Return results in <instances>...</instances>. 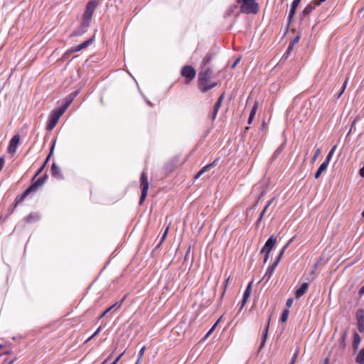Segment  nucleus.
Listing matches in <instances>:
<instances>
[{
  "label": "nucleus",
  "mask_w": 364,
  "mask_h": 364,
  "mask_svg": "<svg viewBox=\"0 0 364 364\" xmlns=\"http://www.w3.org/2000/svg\"><path fill=\"white\" fill-rule=\"evenodd\" d=\"M348 78L347 77L344 82H343V89L345 90L346 88V86H347V83H348Z\"/></svg>",
  "instance_id": "45"
},
{
  "label": "nucleus",
  "mask_w": 364,
  "mask_h": 364,
  "mask_svg": "<svg viewBox=\"0 0 364 364\" xmlns=\"http://www.w3.org/2000/svg\"><path fill=\"white\" fill-rule=\"evenodd\" d=\"M140 186L141 188V195L139 200V205H142L146 199L149 187L148 177L144 172L141 174Z\"/></svg>",
  "instance_id": "6"
},
{
  "label": "nucleus",
  "mask_w": 364,
  "mask_h": 364,
  "mask_svg": "<svg viewBox=\"0 0 364 364\" xmlns=\"http://www.w3.org/2000/svg\"><path fill=\"white\" fill-rule=\"evenodd\" d=\"M40 219V215L37 213H31L25 218V221L28 223H36Z\"/></svg>",
  "instance_id": "16"
},
{
  "label": "nucleus",
  "mask_w": 364,
  "mask_h": 364,
  "mask_svg": "<svg viewBox=\"0 0 364 364\" xmlns=\"http://www.w3.org/2000/svg\"><path fill=\"white\" fill-rule=\"evenodd\" d=\"M283 254H284V250H282L277 260L271 266H269L268 267L266 274H265V276L268 277V279H269L271 277V276L272 275V274H273L276 267L277 266L278 263L279 262Z\"/></svg>",
  "instance_id": "10"
},
{
  "label": "nucleus",
  "mask_w": 364,
  "mask_h": 364,
  "mask_svg": "<svg viewBox=\"0 0 364 364\" xmlns=\"http://www.w3.org/2000/svg\"><path fill=\"white\" fill-rule=\"evenodd\" d=\"M257 107H258L257 102H255L251 109V112L250 114V116H254V117L255 116L257 110Z\"/></svg>",
  "instance_id": "28"
},
{
  "label": "nucleus",
  "mask_w": 364,
  "mask_h": 364,
  "mask_svg": "<svg viewBox=\"0 0 364 364\" xmlns=\"http://www.w3.org/2000/svg\"><path fill=\"white\" fill-rule=\"evenodd\" d=\"M1 348H2V346H1V345H0V349H1Z\"/></svg>",
  "instance_id": "62"
},
{
  "label": "nucleus",
  "mask_w": 364,
  "mask_h": 364,
  "mask_svg": "<svg viewBox=\"0 0 364 364\" xmlns=\"http://www.w3.org/2000/svg\"><path fill=\"white\" fill-rule=\"evenodd\" d=\"M224 98H225V94L223 93L218 99V101L215 103L214 108H213V116H212L213 119H215L218 112L220 107H221V105L223 103Z\"/></svg>",
  "instance_id": "13"
},
{
  "label": "nucleus",
  "mask_w": 364,
  "mask_h": 364,
  "mask_svg": "<svg viewBox=\"0 0 364 364\" xmlns=\"http://www.w3.org/2000/svg\"><path fill=\"white\" fill-rule=\"evenodd\" d=\"M70 104V101L66 102L60 107L53 110L51 112V114L50 117V121L47 126L48 129H53L54 128V127L58 123L60 117L63 114V113L65 112L67 108L69 107Z\"/></svg>",
  "instance_id": "3"
},
{
  "label": "nucleus",
  "mask_w": 364,
  "mask_h": 364,
  "mask_svg": "<svg viewBox=\"0 0 364 364\" xmlns=\"http://www.w3.org/2000/svg\"><path fill=\"white\" fill-rule=\"evenodd\" d=\"M328 162H323L315 173V178H318L321 174L327 168Z\"/></svg>",
  "instance_id": "19"
},
{
  "label": "nucleus",
  "mask_w": 364,
  "mask_h": 364,
  "mask_svg": "<svg viewBox=\"0 0 364 364\" xmlns=\"http://www.w3.org/2000/svg\"><path fill=\"white\" fill-rule=\"evenodd\" d=\"M294 237H292L289 240V241L287 242V244L282 248L284 250V252L285 251L286 248L289 245V244L293 241Z\"/></svg>",
  "instance_id": "41"
},
{
  "label": "nucleus",
  "mask_w": 364,
  "mask_h": 364,
  "mask_svg": "<svg viewBox=\"0 0 364 364\" xmlns=\"http://www.w3.org/2000/svg\"><path fill=\"white\" fill-rule=\"evenodd\" d=\"M321 150L320 149H317L311 159V163H314L316 160L317 157L320 155Z\"/></svg>",
  "instance_id": "29"
},
{
  "label": "nucleus",
  "mask_w": 364,
  "mask_h": 364,
  "mask_svg": "<svg viewBox=\"0 0 364 364\" xmlns=\"http://www.w3.org/2000/svg\"><path fill=\"white\" fill-rule=\"evenodd\" d=\"M360 338L358 333L354 335L353 345L356 346L360 343Z\"/></svg>",
  "instance_id": "30"
},
{
  "label": "nucleus",
  "mask_w": 364,
  "mask_h": 364,
  "mask_svg": "<svg viewBox=\"0 0 364 364\" xmlns=\"http://www.w3.org/2000/svg\"><path fill=\"white\" fill-rule=\"evenodd\" d=\"M173 166H171V169H170V172H171V171H173Z\"/></svg>",
  "instance_id": "57"
},
{
  "label": "nucleus",
  "mask_w": 364,
  "mask_h": 364,
  "mask_svg": "<svg viewBox=\"0 0 364 364\" xmlns=\"http://www.w3.org/2000/svg\"><path fill=\"white\" fill-rule=\"evenodd\" d=\"M268 329H269V323L267 324V326L266 327L265 332H264V336H263V339H262V343L260 344V347H259L260 349L264 347V343L266 342V339H267V337Z\"/></svg>",
  "instance_id": "24"
},
{
  "label": "nucleus",
  "mask_w": 364,
  "mask_h": 364,
  "mask_svg": "<svg viewBox=\"0 0 364 364\" xmlns=\"http://www.w3.org/2000/svg\"><path fill=\"white\" fill-rule=\"evenodd\" d=\"M212 57V54H208L202 62L203 65L205 66L206 64H208L211 60Z\"/></svg>",
  "instance_id": "27"
},
{
  "label": "nucleus",
  "mask_w": 364,
  "mask_h": 364,
  "mask_svg": "<svg viewBox=\"0 0 364 364\" xmlns=\"http://www.w3.org/2000/svg\"><path fill=\"white\" fill-rule=\"evenodd\" d=\"M333 154L329 151L328 154L327 155V157L326 159V161L324 162H328V164H329L330 161L331 160L332 156Z\"/></svg>",
  "instance_id": "34"
},
{
  "label": "nucleus",
  "mask_w": 364,
  "mask_h": 364,
  "mask_svg": "<svg viewBox=\"0 0 364 364\" xmlns=\"http://www.w3.org/2000/svg\"><path fill=\"white\" fill-rule=\"evenodd\" d=\"M53 149H54V145H53V146H51V148H50V154H49V155L47 156V159H46L47 162H48V160H49L50 156L53 154Z\"/></svg>",
  "instance_id": "42"
},
{
  "label": "nucleus",
  "mask_w": 364,
  "mask_h": 364,
  "mask_svg": "<svg viewBox=\"0 0 364 364\" xmlns=\"http://www.w3.org/2000/svg\"><path fill=\"white\" fill-rule=\"evenodd\" d=\"M51 169H52V173L55 177H56V178L61 177L60 170H59L58 167L55 164H53Z\"/></svg>",
  "instance_id": "23"
},
{
  "label": "nucleus",
  "mask_w": 364,
  "mask_h": 364,
  "mask_svg": "<svg viewBox=\"0 0 364 364\" xmlns=\"http://www.w3.org/2000/svg\"><path fill=\"white\" fill-rule=\"evenodd\" d=\"M168 227L166 228L165 232H164L163 235H162V238H161V243L165 240L167 234H168Z\"/></svg>",
  "instance_id": "38"
},
{
  "label": "nucleus",
  "mask_w": 364,
  "mask_h": 364,
  "mask_svg": "<svg viewBox=\"0 0 364 364\" xmlns=\"http://www.w3.org/2000/svg\"><path fill=\"white\" fill-rule=\"evenodd\" d=\"M359 294L360 296H362L363 294H364V285L360 288V291H359Z\"/></svg>",
  "instance_id": "47"
},
{
  "label": "nucleus",
  "mask_w": 364,
  "mask_h": 364,
  "mask_svg": "<svg viewBox=\"0 0 364 364\" xmlns=\"http://www.w3.org/2000/svg\"><path fill=\"white\" fill-rule=\"evenodd\" d=\"M359 117H357L352 122L351 127L353 129L355 126L356 122L358 120Z\"/></svg>",
  "instance_id": "43"
},
{
  "label": "nucleus",
  "mask_w": 364,
  "mask_h": 364,
  "mask_svg": "<svg viewBox=\"0 0 364 364\" xmlns=\"http://www.w3.org/2000/svg\"><path fill=\"white\" fill-rule=\"evenodd\" d=\"M292 304H293V299L292 298L288 299L287 301V303H286L287 306L291 307Z\"/></svg>",
  "instance_id": "35"
},
{
  "label": "nucleus",
  "mask_w": 364,
  "mask_h": 364,
  "mask_svg": "<svg viewBox=\"0 0 364 364\" xmlns=\"http://www.w3.org/2000/svg\"><path fill=\"white\" fill-rule=\"evenodd\" d=\"M326 0H315V4L316 6L319 5L321 3L325 1Z\"/></svg>",
  "instance_id": "46"
},
{
  "label": "nucleus",
  "mask_w": 364,
  "mask_h": 364,
  "mask_svg": "<svg viewBox=\"0 0 364 364\" xmlns=\"http://www.w3.org/2000/svg\"><path fill=\"white\" fill-rule=\"evenodd\" d=\"M92 42V39H89L87 41H85V42H83L82 43L80 44L79 46H77V47H75L73 51V52H77V51H80L85 48H87L89 45H90Z\"/></svg>",
  "instance_id": "17"
},
{
  "label": "nucleus",
  "mask_w": 364,
  "mask_h": 364,
  "mask_svg": "<svg viewBox=\"0 0 364 364\" xmlns=\"http://www.w3.org/2000/svg\"><path fill=\"white\" fill-rule=\"evenodd\" d=\"M314 8L311 5L307 6L302 12L301 17V21H304L305 18L313 11Z\"/></svg>",
  "instance_id": "20"
},
{
  "label": "nucleus",
  "mask_w": 364,
  "mask_h": 364,
  "mask_svg": "<svg viewBox=\"0 0 364 364\" xmlns=\"http://www.w3.org/2000/svg\"><path fill=\"white\" fill-rule=\"evenodd\" d=\"M360 318L359 319H360V320H361V318H363V316L362 315H360Z\"/></svg>",
  "instance_id": "59"
},
{
  "label": "nucleus",
  "mask_w": 364,
  "mask_h": 364,
  "mask_svg": "<svg viewBox=\"0 0 364 364\" xmlns=\"http://www.w3.org/2000/svg\"><path fill=\"white\" fill-rule=\"evenodd\" d=\"M107 361V360H105L102 364H105V363Z\"/></svg>",
  "instance_id": "60"
},
{
  "label": "nucleus",
  "mask_w": 364,
  "mask_h": 364,
  "mask_svg": "<svg viewBox=\"0 0 364 364\" xmlns=\"http://www.w3.org/2000/svg\"><path fill=\"white\" fill-rule=\"evenodd\" d=\"M300 1H301V0H294V1L292 2L291 7V9H290L289 14V22L293 18V17L295 14L296 8L299 6Z\"/></svg>",
  "instance_id": "15"
},
{
  "label": "nucleus",
  "mask_w": 364,
  "mask_h": 364,
  "mask_svg": "<svg viewBox=\"0 0 364 364\" xmlns=\"http://www.w3.org/2000/svg\"><path fill=\"white\" fill-rule=\"evenodd\" d=\"M359 323V330L360 331H363L364 330V326L363 324H360V319H358Z\"/></svg>",
  "instance_id": "44"
},
{
  "label": "nucleus",
  "mask_w": 364,
  "mask_h": 364,
  "mask_svg": "<svg viewBox=\"0 0 364 364\" xmlns=\"http://www.w3.org/2000/svg\"><path fill=\"white\" fill-rule=\"evenodd\" d=\"M309 284L308 282H304L301 284L299 288L296 291L295 296L296 299L301 297L309 289Z\"/></svg>",
  "instance_id": "12"
},
{
  "label": "nucleus",
  "mask_w": 364,
  "mask_h": 364,
  "mask_svg": "<svg viewBox=\"0 0 364 364\" xmlns=\"http://www.w3.org/2000/svg\"><path fill=\"white\" fill-rule=\"evenodd\" d=\"M229 279H230V277H228V278L226 279V282H225V290H224V291H225V289H226V287H227V286H228V284ZM223 293H225V291H223Z\"/></svg>",
  "instance_id": "52"
},
{
  "label": "nucleus",
  "mask_w": 364,
  "mask_h": 364,
  "mask_svg": "<svg viewBox=\"0 0 364 364\" xmlns=\"http://www.w3.org/2000/svg\"><path fill=\"white\" fill-rule=\"evenodd\" d=\"M220 319L214 324V326L210 329V331L207 333L205 337H208L209 335H210L213 331H214L215 326H217L218 323L219 322Z\"/></svg>",
  "instance_id": "33"
},
{
  "label": "nucleus",
  "mask_w": 364,
  "mask_h": 364,
  "mask_svg": "<svg viewBox=\"0 0 364 364\" xmlns=\"http://www.w3.org/2000/svg\"><path fill=\"white\" fill-rule=\"evenodd\" d=\"M289 311L288 309H284L282 312V316H281V321L282 322H286L288 316H289Z\"/></svg>",
  "instance_id": "25"
},
{
  "label": "nucleus",
  "mask_w": 364,
  "mask_h": 364,
  "mask_svg": "<svg viewBox=\"0 0 364 364\" xmlns=\"http://www.w3.org/2000/svg\"><path fill=\"white\" fill-rule=\"evenodd\" d=\"M240 10L245 14H257L258 12V4L255 0H242Z\"/></svg>",
  "instance_id": "5"
},
{
  "label": "nucleus",
  "mask_w": 364,
  "mask_h": 364,
  "mask_svg": "<svg viewBox=\"0 0 364 364\" xmlns=\"http://www.w3.org/2000/svg\"><path fill=\"white\" fill-rule=\"evenodd\" d=\"M294 46V44L291 43V44L289 46L288 50H292V49H293Z\"/></svg>",
  "instance_id": "54"
},
{
  "label": "nucleus",
  "mask_w": 364,
  "mask_h": 364,
  "mask_svg": "<svg viewBox=\"0 0 364 364\" xmlns=\"http://www.w3.org/2000/svg\"><path fill=\"white\" fill-rule=\"evenodd\" d=\"M124 301V299H123L121 301H117L116 303H114L113 305H112L110 307H109L108 309H107L102 314L101 316H100V319L102 318V317H104L108 312H109L112 309H118L120 308V306H122L123 301Z\"/></svg>",
  "instance_id": "14"
},
{
  "label": "nucleus",
  "mask_w": 364,
  "mask_h": 364,
  "mask_svg": "<svg viewBox=\"0 0 364 364\" xmlns=\"http://www.w3.org/2000/svg\"><path fill=\"white\" fill-rule=\"evenodd\" d=\"M353 129L352 127H350V130H349V132H348V135H349V134L351 133V132L353 131Z\"/></svg>",
  "instance_id": "56"
},
{
  "label": "nucleus",
  "mask_w": 364,
  "mask_h": 364,
  "mask_svg": "<svg viewBox=\"0 0 364 364\" xmlns=\"http://www.w3.org/2000/svg\"><path fill=\"white\" fill-rule=\"evenodd\" d=\"M4 157H0V171L2 170L4 166Z\"/></svg>",
  "instance_id": "37"
},
{
  "label": "nucleus",
  "mask_w": 364,
  "mask_h": 364,
  "mask_svg": "<svg viewBox=\"0 0 364 364\" xmlns=\"http://www.w3.org/2000/svg\"><path fill=\"white\" fill-rule=\"evenodd\" d=\"M211 75L212 71L209 68L199 73V88L202 92H205L216 85V83L212 85L208 84V80L211 77Z\"/></svg>",
  "instance_id": "2"
},
{
  "label": "nucleus",
  "mask_w": 364,
  "mask_h": 364,
  "mask_svg": "<svg viewBox=\"0 0 364 364\" xmlns=\"http://www.w3.org/2000/svg\"><path fill=\"white\" fill-rule=\"evenodd\" d=\"M265 254V257H264V262L266 263L269 259V254H267V253H264Z\"/></svg>",
  "instance_id": "49"
},
{
  "label": "nucleus",
  "mask_w": 364,
  "mask_h": 364,
  "mask_svg": "<svg viewBox=\"0 0 364 364\" xmlns=\"http://www.w3.org/2000/svg\"><path fill=\"white\" fill-rule=\"evenodd\" d=\"M327 363H328V359L326 360V364H327Z\"/></svg>",
  "instance_id": "61"
},
{
  "label": "nucleus",
  "mask_w": 364,
  "mask_h": 364,
  "mask_svg": "<svg viewBox=\"0 0 364 364\" xmlns=\"http://www.w3.org/2000/svg\"><path fill=\"white\" fill-rule=\"evenodd\" d=\"M336 149V145H334L332 149H331L330 152H331L332 154L334 153L335 150Z\"/></svg>",
  "instance_id": "51"
},
{
  "label": "nucleus",
  "mask_w": 364,
  "mask_h": 364,
  "mask_svg": "<svg viewBox=\"0 0 364 364\" xmlns=\"http://www.w3.org/2000/svg\"><path fill=\"white\" fill-rule=\"evenodd\" d=\"M122 355H123V353H122V354H120V355H119V356H118V357H117V358L114 360V362H113L112 364H117V363L119 362V359L121 358V357L122 356Z\"/></svg>",
  "instance_id": "40"
},
{
  "label": "nucleus",
  "mask_w": 364,
  "mask_h": 364,
  "mask_svg": "<svg viewBox=\"0 0 364 364\" xmlns=\"http://www.w3.org/2000/svg\"><path fill=\"white\" fill-rule=\"evenodd\" d=\"M20 141V136L18 134L14 135L9 142L8 151L10 154H14Z\"/></svg>",
  "instance_id": "9"
},
{
  "label": "nucleus",
  "mask_w": 364,
  "mask_h": 364,
  "mask_svg": "<svg viewBox=\"0 0 364 364\" xmlns=\"http://www.w3.org/2000/svg\"><path fill=\"white\" fill-rule=\"evenodd\" d=\"M276 242L277 237L274 235L270 236V237L267 240L264 247L261 250V253L270 254V252L275 245Z\"/></svg>",
  "instance_id": "7"
},
{
  "label": "nucleus",
  "mask_w": 364,
  "mask_h": 364,
  "mask_svg": "<svg viewBox=\"0 0 364 364\" xmlns=\"http://www.w3.org/2000/svg\"><path fill=\"white\" fill-rule=\"evenodd\" d=\"M101 331V327H99L97 331L94 333L93 335H92L86 341L85 343L88 342L89 341H90L92 338H93L95 336H96Z\"/></svg>",
  "instance_id": "31"
},
{
  "label": "nucleus",
  "mask_w": 364,
  "mask_h": 364,
  "mask_svg": "<svg viewBox=\"0 0 364 364\" xmlns=\"http://www.w3.org/2000/svg\"><path fill=\"white\" fill-rule=\"evenodd\" d=\"M265 127H266V124H265V122H264V121H263V122H262V129H264Z\"/></svg>",
  "instance_id": "55"
},
{
  "label": "nucleus",
  "mask_w": 364,
  "mask_h": 364,
  "mask_svg": "<svg viewBox=\"0 0 364 364\" xmlns=\"http://www.w3.org/2000/svg\"><path fill=\"white\" fill-rule=\"evenodd\" d=\"M355 361L358 364H364V348L359 351Z\"/></svg>",
  "instance_id": "22"
},
{
  "label": "nucleus",
  "mask_w": 364,
  "mask_h": 364,
  "mask_svg": "<svg viewBox=\"0 0 364 364\" xmlns=\"http://www.w3.org/2000/svg\"><path fill=\"white\" fill-rule=\"evenodd\" d=\"M181 75L186 77L188 81L192 80L196 76V71L194 68L189 65H186L181 70Z\"/></svg>",
  "instance_id": "8"
},
{
  "label": "nucleus",
  "mask_w": 364,
  "mask_h": 364,
  "mask_svg": "<svg viewBox=\"0 0 364 364\" xmlns=\"http://www.w3.org/2000/svg\"><path fill=\"white\" fill-rule=\"evenodd\" d=\"M283 149H284V145H281V146H280L277 149V151H275V153H274V157H277V156L279 154V153H280L281 151H282Z\"/></svg>",
  "instance_id": "32"
},
{
  "label": "nucleus",
  "mask_w": 364,
  "mask_h": 364,
  "mask_svg": "<svg viewBox=\"0 0 364 364\" xmlns=\"http://www.w3.org/2000/svg\"><path fill=\"white\" fill-rule=\"evenodd\" d=\"M299 39H300V36H296L294 38V39L293 40L291 43L294 44V45L297 43L299 42Z\"/></svg>",
  "instance_id": "39"
},
{
  "label": "nucleus",
  "mask_w": 364,
  "mask_h": 364,
  "mask_svg": "<svg viewBox=\"0 0 364 364\" xmlns=\"http://www.w3.org/2000/svg\"><path fill=\"white\" fill-rule=\"evenodd\" d=\"M239 61H240V58L237 59V60H235V62L232 64V68H235V66L237 65V64L239 63Z\"/></svg>",
  "instance_id": "50"
},
{
  "label": "nucleus",
  "mask_w": 364,
  "mask_h": 364,
  "mask_svg": "<svg viewBox=\"0 0 364 364\" xmlns=\"http://www.w3.org/2000/svg\"><path fill=\"white\" fill-rule=\"evenodd\" d=\"M254 116H249V119H248V124H250L254 119Z\"/></svg>",
  "instance_id": "48"
},
{
  "label": "nucleus",
  "mask_w": 364,
  "mask_h": 364,
  "mask_svg": "<svg viewBox=\"0 0 364 364\" xmlns=\"http://www.w3.org/2000/svg\"><path fill=\"white\" fill-rule=\"evenodd\" d=\"M362 217L364 218V210H363V212L362 213Z\"/></svg>",
  "instance_id": "58"
},
{
  "label": "nucleus",
  "mask_w": 364,
  "mask_h": 364,
  "mask_svg": "<svg viewBox=\"0 0 364 364\" xmlns=\"http://www.w3.org/2000/svg\"><path fill=\"white\" fill-rule=\"evenodd\" d=\"M46 161L42 164L41 167L38 170L31 179V186L20 196H16L11 212L28 197L34 198L39 192L43 189L46 183V173L37 178L39 173L45 168Z\"/></svg>",
  "instance_id": "1"
},
{
  "label": "nucleus",
  "mask_w": 364,
  "mask_h": 364,
  "mask_svg": "<svg viewBox=\"0 0 364 364\" xmlns=\"http://www.w3.org/2000/svg\"><path fill=\"white\" fill-rule=\"evenodd\" d=\"M344 90H343V89L342 88V90H341V92H339V93H338V98H339V97L342 95V94L343 93Z\"/></svg>",
  "instance_id": "53"
},
{
  "label": "nucleus",
  "mask_w": 364,
  "mask_h": 364,
  "mask_svg": "<svg viewBox=\"0 0 364 364\" xmlns=\"http://www.w3.org/2000/svg\"><path fill=\"white\" fill-rule=\"evenodd\" d=\"M274 199H275V198H274H274H272V199H271V200L267 203V204L265 205L264 208V209H263V210L262 211V213H261V214H260V215H259V218H258V220H257V224H259V223L262 221V218H263V217H264V215L265 213L267 211V210H268L269 207L270 206V205L272 204V203L274 201Z\"/></svg>",
  "instance_id": "18"
},
{
  "label": "nucleus",
  "mask_w": 364,
  "mask_h": 364,
  "mask_svg": "<svg viewBox=\"0 0 364 364\" xmlns=\"http://www.w3.org/2000/svg\"><path fill=\"white\" fill-rule=\"evenodd\" d=\"M298 353H299V350H296V351L295 352V353L293 355L292 361H291V364H294V362H295L296 359L297 358Z\"/></svg>",
  "instance_id": "36"
},
{
  "label": "nucleus",
  "mask_w": 364,
  "mask_h": 364,
  "mask_svg": "<svg viewBox=\"0 0 364 364\" xmlns=\"http://www.w3.org/2000/svg\"><path fill=\"white\" fill-rule=\"evenodd\" d=\"M145 348H146L145 346H143L141 348V350H139V355H138L139 358H138V360H137L136 364H139L140 363V361H141V358H142V357L144 355V351H145Z\"/></svg>",
  "instance_id": "26"
},
{
  "label": "nucleus",
  "mask_w": 364,
  "mask_h": 364,
  "mask_svg": "<svg viewBox=\"0 0 364 364\" xmlns=\"http://www.w3.org/2000/svg\"><path fill=\"white\" fill-rule=\"evenodd\" d=\"M98 4H99L98 0H90V1L87 3L86 10L83 15V21H82V25L85 27H87L89 26L90 21L92 18L94 11L96 9V7L97 6Z\"/></svg>",
  "instance_id": "4"
},
{
  "label": "nucleus",
  "mask_w": 364,
  "mask_h": 364,
  "mask_svg": "<svg viewBox=\"0 0 364 364\" xmlns=\"http://www.w3.org/2000/svg\"><path fill=\"white\" fill-rule=\"evenodd\" d=\"M252 283H253V282L252 281V282H250L248 284V285H247V288H246V289H245V292H244L243 298H242V306H241V308H242V307L245 305V304L247 303V301L248 299H249V298H250V296L251 291H252Z\"/></svg>",
  "instance_id": "11"
},
{
  "label": "nucleus",
  "mask_w": 364,
  "mask_h": 364,
  "mask_svg": "<svg viewBox=\"0 0 364 364\" xmlns=\"http://www.w3.org/2000/svg\"><path fill=\"white\" fill-rule=\"evenodd\" d=\"M216 161H214L213 163L206 165L204 166L195 176V178H199L204 172L208 170L210 167L213 166L215 164Z\"/></svg>",
  "instance_id": "21"
}]
</instances>
